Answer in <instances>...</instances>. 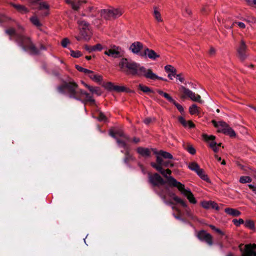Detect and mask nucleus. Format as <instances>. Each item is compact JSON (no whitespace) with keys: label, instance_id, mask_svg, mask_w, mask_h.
<instances>
[{"label":"nucleus","instance_id":"c85d7f7f","mask_svg":"<svg viewBox=\"0 0 256 256\" xmlns=\"http://www.w3.org/2000/svg\"><path fill=\"white\" fill-rule=\"evenodd\" d=\"M188 167L190 170L194 171L196 172L200 168L198 164L196 162L189 163Z\"/></svg>","mask_w":256,"mask_h":256},{"label":"nucleus","instance_id":"37998d69","mask_svg":"<svg viewBox=\"0 0 256 256\" xmlns=\"http://www.w3.org/2000/svg\"><path fill=\"white\" fill-rule=\"evenodd\" d=\"M234 24H238V26L241 28H246V25L245 24L242 22H234L232 25L230 26H225V27L226 28H233L234 26Z\"/></svg>","mask_w":256,"mask_h":256},{"label":"nucleus","instance_id":"f257e3e1","mask_svg":"<svg viewBox=\"0 0 256 256\" xmlns=\"http://www.w3.org/2000/svg\"><path fill=\"white\" fill-rule=\"evenodd\" d=\"M119 66L121 70L128 74L142 76L152 80L158 79L166 81V80L158 76L150 69H146L144 66H140V64L126 58L120 60Z\"/></svg>","mask_w":256,"mask_h":256},{"label":"nucleus","instance_id":"20e7f679","mask_svg":"<svg viewBox=\"0 0 256 256\" xmlns=\"http://www.w3.org/2000/svg\"><path fill=\"white\" fill-rule=\"evenodd\" d=\"M16 42L24 50H29L32 54H36L38 53V50L32 43L29 38L24 36H18Z\"/></svg>","mask_w":256,"mask_h":256},{"label":"nucleus","instance_id":"a19ab883","mask_svg":"<svg viewBox=\"0 0 256 256\" xmlns=\"http://www.w3.org/2000/svg\"><path fill=\"white\" fill-rule=\"evenodd\" d=\"M116 140L119 146L124 148L126 149V150H128L125 141L120 140L118 138H116Z\"/></svg>","mask_w":256,"mask_h":256},{"label":"nucleus","instance_id":"4be33fe9","mask_svg":"<svg viewBox=\"0 0 256 256\" xmlns=\"http://www.w3.org/2000/svg\"><path fill=\"white\" fill-rule=\"evenodd\" d=\"M224 212L232 216H238L240 214V212L236 209L232 208H225Z\"/></svg>","mask_w":256,"mask_h":256},{"label":"nucleus","instance_id":"69168bd1","mask_svg":"<svg viewBox=\"0 0 256 256\" xmlns=\"http://www.w3.org/2000/svg\"><path fill=\"white\" fill-rule=\"evenodd\" d=\"M243 20L249 23H254L256 22V19L254 17L248 18L246 19L244 18Z\"/></svg>","mask_w":256,"mask_h":256},{"label":"nucleus","instance_id":"c03bdc74","mask_svg":"<svg viewBox=\"0 0 256 256\" xmlns=\"http://www.w3.org/2000/svg\"><path fill=\"white\" fill-rule=\"evenodd\" d=\"M244 225L246 228L252 230H253L254 228V223L252 220H246L244 223Z\"/></svg>","mask_w":256,"mask_h":256},{"label":"nucleus","instance_id":"864d4df0","mask_svg":"<svg viewBox=\"0 0 256 256\" xmlns=\"http://www.w3.org/2000/svg\"><path fill=\"white\" fill-rule=\"evenodd\" d=\"M191 14V10L188 8H185L183 12V15L184 16H190Z\"/></svg>","mask_w":256,"mask_h":256},{"label":"nucleus","instance_id":"bb28decb","mask_svg":"<svg viewBox=\"0 0 256 256\" xmlns=\"http://www.w3.org/2000/svg\"><path fill=\"white\" fill-rule=\"evenodd\" d=\"M157 194L160 196V198L164 202V204H166L170 205L173 204L172 202L167 200H166V195L164 193V192L163 190H162L161 191L158 192Z\"/></svg>","mask_w":256,"mask_h":256},{"label":"nucleus","instance_id":"423d86ee","mask_svg":"<svg viewBox=\"0 0 256 256\" xmlns=\"http://www.w3.org/2000/svg\"><path fill=\"white\" fill-rule=\"evenodd\" d=\"M180 90L183 93V94L181 96V98H188L194 102H198L200 103L203 102V101L201 100V97L199 94L192 92L188 88L181 86L180 88Z\"/></svg>","mask_w":256,"mask_h":256},{"label":"nucleus","instance_id":"72a5a7b5","mask_svg":"<svg viewBox=\"0 0 256 256\" xmlns=\"http://www.w3.org/2000/svg\"><path fill=\"white\" fill-rule=\"evenodd\" d=\"M224 134L228 135L231 137L234 136H236V133L229 126H228L226 130H224Z\"/></svg>","mask_w":256,"mask_h":256},{"label":"nucleus","instance_id":"ddd939ff","mask_svg":"<svg viewBox=\"0 0 256 256\" xmlns=\"http://www.w3.org/2000/svg\"><path fill=\"white\" fill-rule=\"evenodd\" d=\"M49 5L45 2H42L39 4L38 14L42 17L46 16L49 14Z\"/></svg>","mask_w":256,"mask_h":256},{"label":"nucleus","instance_id":"8fccbe9b","mask_svg":"<svg viewBox=\"0 0 256 256\" xmlns=\"http://www.w3.org/2000/svg\"><path fill=\"white\" fill-rule=\"evenodd\" d=\"M232 222L236 226H239L240 224L244 223V220L242 218H240L238 220L234 219L232 220Z\"/></svg>","mask_w":256,"mask_h":256},{"label":"nucleus","instance_id":"13d9d810","mask_svg":"<svg viewBox=\"0 0 256 256\" xmlns=\"http://www.w3.org/2000/svg\"><path fill=\"white\" fill-rule=\"evenodd\" d=\"M103 48H104L102 47V45L100 44H98L94 46L93 50L94 51H96V50L100 51Z\"/></svg>","mask_w":256,"mask_h":256},{"label":"nucleus","instance_id":"680f3d73","mask_svg":"<svg viewBox=\"0 0 256 256\" xmlns=\"http://www.w3.org/2000/svg\"><path fill=\"white\" fill-rule=\"evenodd\" d=\"M98 118L100 121L105 122L106 120V116L104 115V114H102V112H100L99 114Z\"/></svg>","mask_w":256,"mask_h":256},{"label":"nucleus","instance_id":"9d476101","mask_svg":"<svg viewBox=\"0 0 256 256\" xmlns=\"http://www.w3.org/2000/svg\"><path fill=\"white\" fill-rule=\"evenodd\" d=\"M148 180L153 186L163 185L166 183V182L157 173L152 175L149 174Z\"/></svg>","mask_w":256,"mask_h":256},{"label":"nucleus","instance_id":"f704fd0d","mask_svg":"<svg viewBox=\"0 0 256 256\" xmlns=\"http://www.w3.org/2000/svg\"><path fill=\"white\" fill-rule=\"evenodd\" d=\"M197 174L202 180H208V176L204 174V171L202 168H200L196 172Z\"/></svg>","mask_w":256,"mask_h":256},{"label":"nucleus","instance_id":"f03ea898","mask_svg":"<svg viewBox=\"0 0 256 256\" xmlns=\"http://www.w3.org/2000/svg\"><path fill=\"white\" fill-rule=\"evenodd\" d=\"M57 90L60 94H65L67 90L68 96L70 98H74L78 100H82L83 96L85 98L83 102H89L91 104H95V100L92 96L84 90L78 88V84L74 82H65L63 84L58 86Z\"/></svg>","mask_w":256,"mask_h":256},{"label":"nucleus","instance_id":"b1692460","mask_svg":"<svg viewBox=\"0 0 256 256\" xmlns=\"http://www.w3.org/2000/svg\"><path fill=\"white\" fill-rule=\"evenodd\" d=\"M110 135L112 138H114L115 139H116V138H118L117 136L127 138L126 136L124 135V132L120 130H117L115 132H114L112 130H110Z\"/></svg>","mask_w":256,"mask_h":256},{"label":"nucleus","instance_id":"473e14b6","mask_svg":"<svg viewBox=\"0 0 256 256\" xmlns=\"http://www.w3.org/2000/svg\"><path fill=\"white\" fill-rule=\"evenodd\" d=\"M13 6L14 7L18 10L22 12L26 13L28 12V10L24 6L20 4H12Z\"/></svg>","mask_w":256,"mask_h":256},{"label":"nucleus","instance_id":"a211bd4d","mask_svg":"<svg viewBox=\"0 0 256 256\" xmlns=\"http://www.w3.org/2000/svg\"><path fill=\"white\" fill-rule=\"evenodd\" d=\"M202 137L204 140L209 143L210 148H212L217 145L216 142L214 141L216 138L214 136L212 135L208 136L206 134H204L202 135Z\"/></svg>","mask_w":256,"mask_h":256},{"label":"nucleus","instance_id":"58836bf2","mask_svg":"<svg viewBox=\"0 0 256 256\" xmlns=\"http://www.w3.org/2000/svg\"><path fill=\"white\" fill-rule=\"evenodd\" d=\"M138 88L144 92L148 93L152 92V90L150 89L148 86H144L142 84L138 85Z\"/></svg>","mask_w":256,"mask_h":256},{"label":"nucleus","instance_id":"412c9836","mask_svg":"<svg viewBox=\"0 0 256 256\" xmlns=\"http://www.w3.org/2000/svg\"><path fill=\"white\" fill-rule=\"evenodd\" d=\"M100 16L106 20L112 18L110 9H104L100 12Z\"/></svg>","mask_w":256,"mask_h":256},{"label":"nucleus","instance_id":"cd10ccee","mask_svg":"<svg viewBox=\"0 0 256 256\" xmlns=\"http://www.w3.org/2000/svg\"><path fill=\"white\" fill-rule=\"evenodd\" d=\"M66 3L70 4L72 8L75 10H78V9L81 3V2L80 1L76 2L74 0H66Z\"/></svg>","mask_w":256,"mask_h":256},{"label":"nucleus","instance_id":"4d7b16f0","mask_svg":"<svg viewBox=\"0 0 256 256\" xmlns=\"http://www.w3.org/2000/svg\"><path fill=\"white\" fill-rule=\"evenodd\" d=\"M178 121L183 125V126L184 127H187L188 122H186L183 117H179Z\"/></svg>","mask_w":256,"mask_h":256},{"label":"nucleus","instance_id":"6e6d98bb","mask_svg":"<svg viewBox=\"0 0 256 256\" xmlns=\"http://www.w3.org/2000/svg\"><path fill=\"white\" fill-rule=\"evenodd\" d=\"M178 121L183 125V126L184 127H187L188 122H186L183 117H179Z\"/></svg>","mask_w":256,"mask_h":256},{"label":"nucleus","instance_id":"774afa93","mask_svg":"<svg viewBox=\"0 0 256 256\" xmlns=\"http://www.w3.org/2000/svg\"><path fill=\"white\" fill-rule=\"evenodd\" d=\"M176 77L181 82H183L184 81V78L182 76V74H176Z\"/></svg>","mask_w":256,"mask_h":256},{"label":"nucleus","instance_id":"3c124183","mask_svg":"<svg viewBox=\"0 0 256 256\" xmlns=\"http://www.w3.org/2000/svg\"><path fill=\"white\" fill-rule=\"evenodd\" d=\"M186 149L192 154H194L196 153L195 149L190 145L188 146Z\"/></svg>","mask_w":256,"mask_h":256},{"label":"nucleus","instance_id":"4c0bfd02","mask_svg":"<svg viewBox=\"0 0 256 256\" xmlns=\"http://www.w3.org/2000/svg\"><path fill=\"white\" fill-rule=\"evenodd\" d=\"M252 178L248 176H242L240 178V182L242 184L250 182Z\"/></svg>","mask_w":256,"mask_h":256},{"label":"nucleus","instance_id":"052dcab7","mask_svg":"<svg viewBox=\"0 0 256 256\" xmlns=\"http://www.w3.org/2000/svg\"><path fill=\"white\" fill-rule=\"evenodd\" d=\"M69 40L67 38H65L62 40L61 44L64 48H66L68 44H69Z\"/></svg>","mask_w":256,"mask_h":256},{"label":"nucleus","instance_id":"9b49d317","mask_svg":"<svg viewBox=\"0 0 256 256\" xmlns=\"http://www.w3.org/2000/svg\"><path fill=\"white\" fill-rule=\"evenodd\" d=\"M246 50L247 46L245 42L243 40H242L240 46L237 48V52L239 58L242 60H245L248 56L246 54Z\"/></svg>","mask_w":256,"mask_h":256},{"label":"nucleus","instance_id":"0e129e2a","mask_svg":"<svg viewBox=\"0 0 256 256\" xmlns=\"http://www.w3.org/2000/svg\"><path fill=\"white\" fill-rule=\"evenodd\" d=\"M162 166L165 167L170 166L172 168L174 166V164L170 161H166L163 162V164H162Z\"/></svg>","mask_w":256,"mask_h":256},{"label":"nucleus","instance_id":"0eeeda50","mask_svg":"<svg viewBox=\"0 0 256 256\" xmlns=\"http://www.w3.org/2000/svg\"><path fill=\"white\" fill-rule=\"evenodd\" d=\"M78 23L80 30V34L82 38L86 40H88L90 37L88 24L84 20H78Z\"/></svg>","mask_w":256,"mask_h":256},{"label":"nucleus","instance_id":"bf43d9fd","mask_svg":"<svg viewBox=\"0 0 256 256\" xmlns=\"http://www.w3.org/2000/svg\"><path fill=\"white\" fill-rule=\"evenodd\" d=\"M164 98H166L168 102H174V100L168 94L165 93L163 96Z\"/></svg>","mask_w":256,"mask_h":256},{"label":"nucleus","instance_id":"f3484780","mask_svg":"<svg viewBox=\"0 0 256 256\" xmlns=\"http://www.w3.org/2000/svg\"><path fill=\"white\" fill-rule=\"evenodd\" d=\"M136 151L142 156L146 158L150 157L151 154V150L148 148L138 147L136 149Z\"/></svg>","mask_w":256,"mask_h":256},{"label":"nucleus","instance_id":"e433bc0d","mask_svg":"<svg viewBox=\"0 0 256 256\" xmlns=\"http://www.w3.org/2000/svg\"><path fill=\"white\" fill-rule=\"evenodd\" d=\"M88 90L92 94H95L98 96L102 94L100 88L98 87H88Z\"/></svg>","mask_w":256,"mask_h":256},{"label":"nucleus","instance_id":"de8ad7c7","mask_svg":"<svg viewBox=\"0 0 256 256\" xmlns=\"http://www.w3.org/2000/svg\"><path fill=\"white\" fill-rule=\"evenodd\" d=\"M70 54L74 58H79L81 56H82V54L80 51H74V50H71L70 51Z\"/></svg>","mask_w":256,"mask_h":256},{"label":"nucleus","instance_id":"49530a36","mask_svg":"<svg viewBox=\"0 0 256 256\" xmlns=\"http://www.w3.org/2000/svg\"><path fill=\"white\" fill-rule=\"evenodd\" d=\"M76 68L77 69V70H78L79 72H83L86 75H87V74H88V72L90 70L88 69L83 68L82 66H78V65H76Z\"/></svg>","mask_w":256,"mask_h":256},{"label":"nucleus","instance_id":"4468645a","mask_svg":"<svg viewBox=\"0 0 256 256\" xmlns=\"http://www.w3.org/2000/svg\"><path fill=\"white\" fill-rule=\"evenodd\" d=\"M142 56H147L149 58L155 60L156 58L160 57V55L158 54L154 50L148 48H145L144 52L140 54Z\"/></svg>","mask_w":256,"mask_h":256},{"label":"nucleus","instance_id":"e2e57ef3","mask_svg":"<svg viewBox=\"0 0 256 256\" xmlns=\"http://www.w3.org/2000/svg\"><path fill=\"white\" fill-rule=\"evenodd\" d=\"M154 120L155 118H146L144 120V122L146 124H150L151 122Z\"/></svg>","mask_w":256,"mask_h":256},{"label":"nucleus","instance_id":"7ed1b4c3","mask_svg":"<svg viewBox=\"0 0 256 256\" xmlns=\"http://www.w3.org/2000/svg\"><path fill=\"white\" fill-rule=\"evenodd\" d=\"M168 180L170 181L168 185L170 186L176 188L183 196L186 197L190 203L193 204L196 203V200L190 189L185 188L184 184L177 181L174 178H170Z\"/></svg>","mask_w":256,"mask_h":256},{"label":"nucleus","instance_id":"6ab92c4d","mask_svg":"<svg viewBox=\"0 0 256 256\" xmlns=\"http://www.w3.org/2000/svg\"><path fill=\"white\" fill-rule=\"evenodd\" d=\"M87 76L93 81L96 82H100L102 80V76L96 74L93 71L89 70Z\"/></svg>","mask_w":256,"mask_h":256},{"label":"nucleus","instance_id":"338daca9","mask_svg":"<svg viewBox=\"0 0 256 256\" xmlns=\"http://www.w3.org/2000/svg\"><path fill=\"white\" fill-rule=\"evenodd\" d=\"M246 2L249 6H256V0H246Z\"/></svg>","mask_w":256,"mask_h":256},{"label":"nucleus","instance_id":"a18cd8bd","mask_svg":"<svg viewBox=\"0 0 256 256\" xmlns=\"http://www.w3.org/2000/svg\"><path fill=\"white\" fill-rule=\"evenodd\" d=\"M211 204L212 201H204L202 202V206L206 209L210 208Z\"/></svg>","mask_w":256,"mask_h":256},{"label":"nucleus","instance_id":"79ce46f5","mask_svg":"<svg viewBox=\"0 0 256 256\" xmlns=\"http://www.w3.org/2000/svg\"><path fill=\"white\" fill-rule=\"evenodd\" d=\"M164 70L166 72H172L174 73L175 71H176V69L171 65H166L164 66Z\"/></svg>","mask_w":256,"mask_h":256},{"label":"nucleus","instance_id":"ea45409f","mask_svg":"<svg viewBox=\"0 0 256 256\" xmlns=\"http://www.w3.org/2000/svg\"><path fill=\"white\" fill-rule=\"evenodd\" d=\"M86 12L92 13L90 16L94 17L96 14L98 12L97 8L94 6H90L86 10Z\"/></svg>","mask_w":256,"mask_h":256},{"label":"nucleus","instance_id":"2eb2a0df","mask_svg":"<svg viewBox=\"0 0 256 256\" xmlns=\"http://www.w3.org/2000/svg\"><path fill=\"white\" fill-rule=\"evenodd\" d=\"M212 122L214 126L218 128V132H224V130H226L228 126L226 123L224 122H217L214 120H212Z\"/></svg>","mask_w":256,"mask_h":256},{"label":"nucleus","instance_id":"c9c22d12","mask_svg":"<svg viewBox=\"0 0 256 256\" xmlns=\"http://www.w3.org/2000/svg\"><path fill=\"white\" fill-rule=\"evenodd\" d=\"M30 21L33 24L37 27H40L42 26V24L36 16H34L31 18Z\"/></svg>","mask_w":256,"mask_h":256},{"label":"nucleus","instance_id":"7c9ffc66","mask_svg":"<svg viewBox=\"0 0 256 256\" xmlns=\"http://www.w3.org/2000/svg\"><path fill=\"white\" fill-rule=\"evenodd\" d=\"M189 112L191 114H194L199 113L198 108L196 104H192L189 108Z\"/></svg>","mask_w":256,"mask_h":256},{"label":"nucleus","instance_id":"f8f14e48","mask_svg":"<svg viewBox=\"0 0 256 256\" xmlns=\"http://www.w3.org/2000/svg\"><path fill=\"white\" fill-rule=\"evenodd\" d=\"M244 247V254L242 256H256V244H248Z\"/></svg>","mask_w":256,"mask_h":256},{"label":"nucleus","instance_id":"393cba45","mask_svg":"<svg viewBox=\"0 0 256 256\" xmlns=\"http://www.w3.org/2000/svg\"><path fill=\"white\" fill-rule=\"evenodd\" d=\"M154 153L156 154H157L158 155H160L162 156L164 158H168V159H172L173 156H172L169 152H166L160 150L159 152H154Z\"/></svg>","mask_w":256,"mask_h":256},{"label":"nucleus","instance_id":"aec40b11","mask_svg":"<svg viewBox=\"0 0 256 256\" xmlns=\"http://www.w3.org/2000/svg\"><path fill=\"white\" fill-rule=\"evenodd\" d=\"M168 195L177 203L180 204L183 207H186V203L182 198L176 196L174 193L169 192Z\"/></svg>","mask_w":256,"mask_h":256},{"label":"nucleus","instance_id":"c756f323","mask_svg":"<svg viewBox=\"0 0 256 256\" xmlns=\"http://www.w3.org/2000/svg\"><path fill=\"white\" fill-rule=\"evenodd\" d=\"M6 33L8 34V35L12 36H15L16 38V40H17L18 36H20V34H18L15 30L13 28H10L9 29L6 30Z\"/></svg>","mask_w":256,"mask_h":256},{"label":"nucleus","instance_id":"6e6552de","mask_svg":"<svg viewBox=\"0 0 256 256\" xmlns=\"http://www.w3.org/2000/svg\"><path fill=\"white\" fill-rule=\"evenodd\" d=\"M104 54L113 58H118L124 54L121 48L114 45L111 46L110 48H106Z\"/></svg>","mask_w":256,"mask_h":256},{"label":"nucleus","instance_id":"2f4dec72","mask_svg":"<svg viewBox=\"0 0 256 256\" xmlns=\"http://www.w3.org/2000/svg\"><path fill=\"white\" fill-rule=\"evenodd\" d=\"M154 15L155 19L158 22H161L162 21V20L161 18V14L160 12L158 10L157 8H154Z\"/></svg>","mask_w":256,"mask_h":256},{"label":"nucleus","instance_id":"1a4fd4ad","mask_svg":"<svg viewBox=\"0 0 256 256\" xmlns=\"http://www.w3.org/2000/svg\"><path fill=\"white\" fill-rule=\"evenodd\" d=\"M196 236L200 241L205 242L210 246L213 244L212 236L205 230H202L198 232L196 234Z\"/></svg>","mask_w":256,"mask_h":256},{"label":"nucleus","instance_id":"a878e982","mask_svg":"<svg viewBox=\"0 0 256 256\" xmlns=\"http://www.w3.org/2000/svg\"><path fill=\"white\" fill-rule=\"evenodd\" d=\"M124 155L125 156L124 160L126 164H128L130 162L134 160V158L130 154L129 151L128 150L125 152Z\"/></svg>","mask_w":256,"mask_h":256},{"label":"nucleus","instance_id":"39448f33","mask_svg":"<svg viewBox=\"0 0 256 256\" xmlns=\"http://www.w3.org/2000/svg\"><path fill=\"white\" fill-rule=\"evenodd\" d=\"M164 160L162 158L158 155L156 156V164L152 162L151 166L154 168H156L158 171L166 180V182L169 184L170 178H172L170 175L172 174L171 170L169 169L164 170L162 168V164H163Z\"/></svg>","mask_w":256,"mask_h":256},{"label":"nucleus","instance_id":"603ef678","mask_svg":"<svg viewBox=\"0 0 256 256\" xmlns=\"http://www.w3.org/2000/svg\"><path fill=\"white\" fill-rule=\"evenodd\" d=\"M126 89V88L123 86H115L114 88V90L118 92H124Z\"/></svg>","mask_w":256,"mask_h":256},{"label":"nucleus","instance_id":"09e8293b","mask_svg":"<svg viewBox=\"0 0 256 256\" xmlns=\"http://www.w3.org/2000/svg\"><path fill=\"white\" fill-rule=\"evenodd\" d=\"M172 104L176 107L178 110L181 112L182 113L184 112V109L182 106L176 102L175 100Z\"/></svg>","mask_w":256,"mask_h":256},{"label":"nucleus","instance_id":"5701e85b","mask_svg":"<svg viewBox=\"0 0 256 256\" xmlns=\"http://www.w3.org/2000/svg\"><path fill=\"white\" fill-rule=\"evenodd\" d=\"M112 18H116L120 16L123 13V11L120 8H111Z\"/></svg>","mask_w":256,"mask_h":256},{"label":"nucleus","instance_id":"5fc2aeb1","mask_svg":"<svg viewBox=\"0 0 256 256\" xmlns=\"http://www.w3.org/2000/svg\"><path fill=\"white\" fill-rule=\"evenodd\" d=\"M186 208V214L190 218H191L192 219H194V216L192 215V213L191 212L190 208H188V206L186 207H185Z\"/></svg>","mask_w":256,"mask_h":256},{"label":"nucleus","instance_id":"dca6fc26","mask_svg":"<svg viewBox=\"0 0 256 256\" xmlns=\"http://www.w3.org/2000/svg\"><path fill=\"white\" fill-rule=\"evenodd\" d=\"M143 45L142 44L139 42H136L132 43L130 47V50L135 54H138L140 50L142 48Z\"/></svg>","mask_w":256,"mask_h":256}]
</instances>
